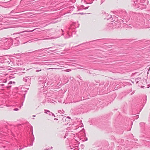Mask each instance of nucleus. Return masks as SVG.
Returning a JSON list of instances; mask_svg holds the SVG:
<instances>
[{"label": "nucleus", "instance_id": "obj_29", "mask_svg": "<svg viewBox=\"0 0 150 150\" xmlns=\"http://www.w3.org/2000/svg\"><path fill=\"white\" fill-rule=\"evenodd\" d=\"M54 120H58V119H56V118H55V119H54Z\"/></svg>", "mask_w": 150, "mask_h": 150}, {"label": "nucleus", "instance_id": "obj_41", "mask_svg": "<svg viewBox=\"0 0 150 150\" xmlns=\"http://www.w3.org/2000/svg\"><path fill=\"white\" fill-rule=\"evenodd\" d=\"M23 105V102L22 103V105Z\"/></svg>", "mask_w": 150, "mask_h": 150}, {"label": "nucleus", "instance_id": "obj_5", "mask_svg": "<svg viewBox=\"0 0 150 150\" xmlns=\"http://www.w3.org/2000/svg\"><path fill=\"white\" fill-rule=\"evenodd\" d=\"M23 81L26 83V85L30 86L31 82V78H29V76H25L23 78Z\"/></svg>", "mask_w": 150, "mask_h": 150}, {"label": "nucleus", "instance_id": "obj_17", "mask_svg": "<svg viewBox=\"0 0 150 150\" xmlns=\"http://www.w3.org/2000/svg\"><path fill=\"white\" fill-rule=\"evenodd\" d=\"M41 70H41V69H40V70H37L36 71V72H39V71H41Z\"/></svg>", "mask_w": 150, "mask_h": 150}, {"label": "nucleus", "instance_id": "obj_27", "mask_svg": "<svg viewBox=\"0 0 150 150\" xmlns=\"http://www.w3.org/2000/svg\"><path fill=\"white\" fill-rule=\"evenodd\" d=\"M53 47H49L47 49H50V48H52Z\"/></svg>", "mask_w": 150, "mask_h": 150}, {"label": "nucleus", "instance_id": "obj_33", "mask_svg": "<svg viewBox=\"0 0 150 150\" xmlns=\"http://www.w3.org/2000/svg\"><path fill=\"white\" fill-rule=\"evenodd\" d=\"M67 117L69 118H70V117Z\"/></svg>", "mask_w": 150, "mask_h": 150}, {"label": "nucleus", "instance_id": "obj_23", "mask_svg": "<svg viewBox=\"0 0 150 150\" xmlns=\"http://www.w3.org/2000/svg\"><path fill=\"white\" fill-rule=\"evenodd\" d=\"M14 12V10H12L11 12V13H13Z\"/></svg>", "mask_w": 150, "mask_h": 150}, {"label": "nucleus", "instance_id": "obj_13", "mask_svg": "<svg viewBox=\"0 0 150 150\" xmlns=\"http://www.w3.org/2000/svg\"><path fill=\"white\" fill-rule=\"evenodd\" d=\"M145 0H140V2L142 3H143L145 1Z\"/></svg>", "mask_w": 150, "mask_h": 150}, {"label": "nucleus", "instance_id": "obj_37", "mask_svg": "<svg viewBox=\"0 0 150 150\" xmlns=\"http://www.w3.org/2000/svg\"><path fill=\"white\" fill-rule=\"evenodd\" d=\"M53 116H54V117H55V115H53Z\"/></svg>", "mask_w": 150, "mask_h": 150}, {"label": "nucleus", "instance_id": "obj_11", "mask_svg": "<svg viewBox=\"0 0 150 150\" xmlns=\"http://www.w3.org/2000/svg\"><path fill=\"white\" fill-rule=\"evenodd\" d=\"M141 79V78H137L136 79V81H140V79Z\"/></svg>", "mask_w": 150, "mask_h": 150}, {"label": "nucleus", "instance_id": "obj_20", "mask_svg": "<svg viewBox=\"0 0 150 150\" xmlns=\"http://www.w3.org/2000/svg\"><path fill=\"white\" fill-rule=\"evenodd\" d=\"M45 111H46V112H50V111L49 110H45Z\"/></svg>", "mask_w": 150, "mask_h": 150}, {"label": "nucleus", "instance_id": "obj_35", "mask_svg": "<svg viewBox=\"0 0 150 150\" xmlns=\"http://www.w3.org/2000/svg\"><path fill=\"white\" fill-rule=\"evenodd\" d=\"M74 150H78V149H75Z\"/></svg>", "mask_w": 150, "mask_h": 150}, {"label": "nucleus", "instance_id": "obj_10", "mask_svg": "<svg viewBox=\"0 0 150 150\" xmlns=\"http://www.w3.org/2000/svg\"><path fill=\"white\" fill-rule=\"evenodd\" d=\"M67 34H68V36H67V37H65V38H66V39L68 38H69L70 37V35H69V34L68 33Z\"/></svg>", "mask_w": 150, "mask_h": 150}, {"label": "nucleus", "instance_id": "obj_6", "mask_svg": "<svg viewBox=\"0 0 150 150\" xmlns=\"http://www.w3.org/2000/svg\"><path fill=\"white\" fill-rule=\"evenodd\" d=\"M42 79V78H39V81L42 82V83H45L46 82V80H42L41 79Z\"/></svg>", "mask_w": 150, "mask_h": 150}, {"label": "nucleus", "instance_id": "obj_39", "mask_svg": "<svg viewBox=\"0 0 150 150\" xmlns=\"http://www.w3.org/2000/svg\"><path fill=\"white\" fill-rule=\"evenodd\" d=\"M45 113H47V112H45Z\"/></svg>", "mask_w": 150, "mask_h": 150}, {"label": "nucleus", "instance_id": "obj_8", "mask_svg": "<svg viewBox=\"0 0 150 150\" xmlns=\"http://www.w3.org/2000/svg\"><path fill=\"white\" fill-rule=\"evenodd\" d=\"M109 17L107 18V20H110L112 18V16L111 15H108Z\"/></svg>", "mask_w": 150, "mask_h": 150}, {"label": "nucleus", "instance_id": "obj_32", "mask_svg": "<svg viewBox=\"0 0 150 150\" xmlns=\"http://www.w3.org/2000/svg\"><path fill=\"white\" fill-rule=\"evenodd\" d=\"M69 70V69H67V71H69V70Z\"/></svg>", "mask_w": 150, "mask_h": 150}, {"label": "nucleus", "instance_id": "obj_28", "mask_svg": "<svg viewBox=\"0 0 150 150\" xmlns=\"http://www.w3.org/2000/svg\"><path fill=\"white\" fill-rule=\"evenodd\" d=\"M22 149V148H20L19 149V150H21Z\"/></svg>", "mask_w": 150, "mask_h": 150}, {"label": "nucleus", "instance_id": "obj_9", "mask_svg": "<svg viewBox=\"0 0 150 150\" xmlns=\"http://www.w3.org/2000/svg\"><path fill=\"white\" fill-rule=\"evenodd\" d=\"M49 39L48 38H44L42 39H36L35 40V41H37L39 40H47Z\"/></svg>", "mask_w": 150, "mask_h": 150}, {"label": "nucleus", "instance_id": "obj_25", "mask_svg": "<svg viewBox=\"0 0 150 150\" xmlns=\"http://www.w3.org/2000/svg\"><path fill=\"white\" fill-rule=\"evenodd\" d=\"M101 0L102 1V2H101V4L104 1V0Z\"/></svg>", "mask_w": 150, "mask_h": 150}, {"label": "nucleus", "instance_id": "obj_30", "mask_svg": "<svg viewBox=\"0 0 150 150\" xmlns=\"http://www.w3.org/2000/svg\"><path fill=\"white\" fill-rule=\"evenodd\" d=\"M61 110H59L58 112H61Z\"/></svg>", "mask_w": 150, "mask_h": 150}, {"label": "nucleus", "instance_id": "obj_22", "mask_svg": "<svg viewBox=\"0 0 150 150\" xmlns=\"http://www.w3.org/2000/svg\"><path fill=\"white\" fill-rule=\"evenodd\" d=\"M12 83V82L11 81H10L9 82V83H8V84H11Z\"/></svg>", "mask_w": 150, "mask_h": 150}, {"label": "nucleus", "instance_id": "obj_21", "mask_svg": "<svg viewBox=\"0 0 150 150\" xmlns=\"http://www.w3.org/2000/svg\"><path fill=\"white\" fill-rule=\"evenodd\" d=\"M8 22H7V21H6L4 23H5V24H8L9 23H8Z\"/></svg>", "mask_w": 150, "mask_h": 150}, {"label": "nucleus", "instance_id": "obj_24", "mask_svg": "<svg viewBox=\"0 0 150 150\" xmlns=\"http://www.w3.org/2000/svg\"><path fill=\"white\" fill-rule=\"evenodd\" d=\"M47 49V48H45V49H44L43 50H44L45 51Z\"/></svg>", "mask_w": 150, "mask_h": 150}, {"label": "nucleus", "instance_id": "obj_40", "mask_svg": "<svg viewBox=\"0 0 150 150\" xmlns=\"http://www.w3.org/2000/svg\"><path fill=\"white\" fill-rule=\"evenodd\" d=\"M62 30L63 32V30H62Z\"/></svg>", "mask_w": 150, "mask_h": 150}, {"label": "nucleus", "instance_id": "obj_2", "mask_svg": "<svg viewBox=\"0 0 150 150\" xmlns=\"http://www.w3.org/2000/svg\"><path fill=\"white\" fill-rule=\"evenodd\" d=\"M118 16L122 19L125 20L126 22L129 21L131 17L130 14H128L126 11L124 10L120 11Z\"/></svg>", "mask_w": 150, "mask_h": 150}, {"label": "nucleus", "instance_id": "obj_36", "mask_svg": "<svg viewBox=\"0 0 150 150\" xmlns=\"http://www.w3.org/2000/svg\"><path fill=\"white\" fill-rule=\"evenodd\" d=\"M113 17H115H115H115V16H113Z\"/></svg>", "mask_w": 150, "mask_h": 150}, {"label": "nucleus", "instance_id": "obj_12", "mask_svg": "<svg viewBox=\"0 0 150 150\" xmlns=\"http://www.w3.org/2000/svg\"><path fill=\"white\" fill-rule=\"evenodd\" d=\"M144 98H145V103L146 102V100H147V96L146 95L145 96H144Z\"/></svg>", "mask_w": 150, "mask_h": 150}, {"label": "nucleus", "instance_id": "obj_19", "mask_svg": "<svg viewBox=\"0 0 150 150\" xmlns=\"http://www.w3.org/2000/svg\"><path fill=\"white\" fill-rule=\"evenodd\" d=\"M88 7H89V6L87 7H85L84 8H83V9H87L88 8Z\"/></svg>", "mask_w": 150, "mask_h": 150}, {"label": "nucleus", "instance_id": "obj_34", "mask_svg": "<svg viewBox=\"0 0 150 150\" xmlns=\"http://www.w3.org/2000/svg\"><path fill=\"white\" fill-rule=\"evenodd\" d=\"M122 20V21L123 22H124V21Z\"/></svg>", "mask_w": 150, "mask_h": 150}, {"label": "nucleus", "instance_id": "obj_18", "mask_svg": "<svg viewBox=\"0 0 150 150\" xmlns=\"http://www.w3.org/2000/svg\"><path fill=\"white\" fill-rule=\"evenodd\" d=\"M18 109L17 108H16L14 109V110L15 111H18Z\"/></svg>", "mask_w": 150, "mask_h": 150}, {"label": "nucleus", "instance_id": "obj_38", "mask_svg": "<svg viewBox=\"0 0 150 150\" xmlns=\"http://www.w3.org/2000/svg\"><path fill=\"white\" fill-rule=\"evenodd\" d=\"M81 14H83V13H81Z\"/></svg>", "mask_w": 150, "mask_h": 150}, {"label": "nucleus", "instance_id": "obj_15", "mask_svg": "<svg viewBox=\"0 0 150 150\" xmlns=\"http://www.w3.org/2000/svg\"><path fill=\"white\" fill-rule=\"evenodd\" d=\"M144 125V123L143 122H142V123H140V125H142V126H143Z\"/></svg>", "mask_w": 150, "mask_h": 150}, {"label": "nucleus", "instance_id": "obj_16", "mask_svg": "<svg viewBox=\"0 0 150 150\" xmlns=\"http://www.w3.org/2000/svg\"><path fill=\"white\" fill-rule=\"evenodd\" d=\"M81 8H82V9H83V8H84L85 7L83 5H81Z\"/></svg>", "mask_w": 150, "mask_h": 150}, {"label": "nucleus", "instance_id": "obj_26", "mask_svg": "<svg viewBox=\"0 0 150 150\" xmlns=\"http://www.w3.org/2000/svg\"><path fill=\"white\" fill-rule=\"evenodd\" d=\"M4 16H3V17H4L5 18H6L7 17V16L5 15H4Z\"/></svg>", "mask_w": 150, "mask_h": 150}, {"label": "nucleus", "instance_id": "obj_7", "mask_svg": "<svg viewBox=\"0 0 150 150\" xmlns=\"http://www.w3.org/2000/svg\"><path fill=\"white\" fill-rule=\"evenodd\" d=\"M34 140V139L33 141H32V142H31V143L28 144V146H31L33 145V141Z\"/></svg>", "mask_w": 150, "mask_h": 150}, {"label": "nucleus", "instance_id": "obj_42", "mask_svg": "<svg viewBox=\"0 0 150 150\" xmlns=\"http://www.w3.org/2000/svg\"><path fill=\"white\" fill-rule=\"evenodd\" d=\"M13 83H15V82H13Z\"/></svg>", "mask_w": 150, "mask_h": 150}, {"label": "nucleus", "instance_id": "obj_14", "mask_svg": "<svg viewBox=\"0 0 150 150\" xmlns=\"http://www.w3.org/2000/svg\"><path fill=\"white\" fill-rule=\"evenodd\" d=\"M49 115H54V114L52 112H50V114H49Z\"/></svg>", "mask_w": 150, "mask_h": 150}, {"label": "nucleus", "instance_id": "obj_1", "mask_svg": "<svg viewBox=\"0 0 150 150\" xmlns=\"http://www.w3.org/2000/svg\"><path fill=\"white\" fill-rule=\"evenodd\" d=\"M23 35H20L19 37H17L13 41V42H15L16 41L19 40V38L20 37H21ZM1 40L2 41H5L7 40V41L4 42L3 46L4 47V48L5 50H7L9 49L10 47L13 45V46H16L18 45L19 42L18 41L17 43H14L13 44V41L12 40L11 38H1Z\"/></svg>", "mask_w": 150, "mask_h": 150}, {"label": "nucleus", "instance_id": "obj_4", "mask_svg": "<svg viewBox=\"0 0 150 150\" xmlns=\"http://www.w3.org/2000/svg\"><path fill=\"white\" fill-rule=\"evenodd\" d=\"M139 0H136L135 1H132V4L136 8H139L140 9H144L146 7L145 5L143 4L139 3Z\"/></svg>", "mask_w": 150, "mask_h": 150}, {"label": "nucleus", "instance_id": "obj_3", "mask_svg": "<svg viewBox=\"0 0 150 150\" xmlns=\"http://www.w3.org/2000/svg\"><path fill=\"white\" fill-rule=\"evenodd\" d=\"M139 23H140L139 25L140 26L139 27H137L138 28H149L150 23L149 21L146 19V21L144 20V19H142L139 20Z\"/></svg>", "mask_w": 150, "mask_h": 150}, {"label": "nucleus", "instance_id": "obj_31", "mask_svg": "<svg viewBox=\"0 0 150 150\" xmlns=\"http://www.w3.org/2000/svg\"><path fill=\"white\" fill-rule=\"evenodd\" d=\"M31 127H32V128H33V127H32V126H31ZM32 131H33V129H32ZM32 134L33 133V132H32Z\"/></svg>", "mask_w": 150, "mask_h": 150}]
</instances>
